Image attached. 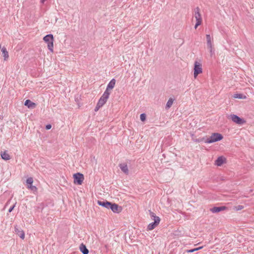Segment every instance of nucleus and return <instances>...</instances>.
<instances>
[{
  "mask_svg": "<svg viewBox=\"0 0 254 254\" xmlns=\"http://www.w3.org/2000/svg\"><path fill=\"white\" fill-rule=\"evenodd\" d=\"M43 40L47 44V47L50 52H53L54 51V36L52 34H50L46 35L43 38Z\"/></svg>",
  "mask_w": 254,
  "mask_h": 254,
  "instance_id": "nucleus-1",
  "label": "nucleus"
},
{
  "mask_svg": "<svg viewBox=\"0 0 254 254\" xmlns=\"http://www.w3.org/2000/svg\"><path fill=\"white\" fill-rule=\"evenodd\" d=\"M223 138V135L219 133H213L211 135L204 141L206 143H211L220 141Z\"/></svg>",
  "mask_w": 254,
  "mask_h": 254,
  "instance_id": "nucleus-2",
  "label": "nucleus"
},
{
  "mask_svg": "<svg viewBox=\"0 0 254 254\" xmlns=\"http://www.w3.org/2000/svg\"><path fill=\"white\" fill-rule=\"evenodd\" d=\"M193 16L195 17L196 22L194 26V28L196 29L197 27L201 24L202 23V18L201 14L200 13V9L198 7H196L194 9V14Z\"/></svg>",
  "mask_w": 254,
  "mask_h": 254,
  "instance_id": "nucleus-3",
  "label": "nucleus"
},
{
  "mask_svg": "<svg viewBox=\"0 0 254 254\" xmlns=\"http://www.w3.org/2000/svg\"><path fill=\"white\" fill-rule=\"evenodd\" d=\"M193 70L194 77L196 78L199 74L201 73L202 72L201 64L197 61H195L194 64Z\"/></svg>",
  "mask_w": 254,
  "mask_h": 254,
  "instance_id": "nucleus-4",
  "label": "nucleus"
},
{
  "mask_svg": "<svg viewBox=\"0 0 254 254\" xmlns=\"http://www.w3.org/2000/svg\"><path fill=\"white\" fill-rule=\"evenodd\" d=\"M73 179L75 184L80 185L82 184L84 178L82 174L77 173L73 175Z\"/></svg>",
  "mask_w": 254,
  "mask_h": 254,
  "instance_id": "nucleus-5",
  "label": "nucleus"
},
{
  "mask_svg": "<svg viewBox=\"0 0 254 254\" xmlns=\"http://www.w3.org/2000/svg\"><path fill=\"white\" fill-rule=\"evenodd\" d=\"M229 119H231L233 122L238 125H243L246 122L243 119L234 114L230 115L229 116Z\"/></svg>",
  "mask_w": 254,
  "mask_h": 254,
  "instance_id": "nucleus-6",
  "label": "nucleus"
},
{
  "mask_svg": "<svg viewBox=\"0 0 254 254\" xmlns=\"http://www.w3.org/2000/svg\"><path fill=\"white\" fill-rule=\"evenodd\" d=\"M109 95H110L108 94L107 93L104 92L102 96L99 99L97 104L102 107L106 103L107 99L109 97Z\"/></svg>",
  "mask_w": 254,
  "mask_h": 254,
  "instance_id": "nucleus-7",
  "label": "nucleus"
},
{
  "mask_svg": "<svg viewBox=\"0 0 254 254\" xmlns=\"http://www.w3.org/2000/svg\"><path fill=\"white\" fill-rule=\"evenodd\" d=\"M116 84V80L113 78L107 85V87L104 92V93H107L108 94L110 95L111 91L115 87Z\"/></svg>",
  "mask_w": 254,
  "mask_h": 254,
  "instance_id": "nucleus-8",
  "label": "nucleus"
},
{
  "mask_svg": "<svg viewBox=\"0 0 254 254\" xmlns=\"http://www.w3.org/2000/svg\"><path fill=\"white\" fill-rule=\"evenodd\" d=\"M109 209H111L113 212L118 213H120L122 210V207L121 206H119L116 203H113L112 202Z\"/></svg>",
  "mask_w": 254,
  "mask_h": 254,
  "instance_id": "nucleus-9",
  "label": "nucleus"
},
{
  "mask_svg": "<svg viewBox=\"0 0 254 254\" xmlns=\"http://www.w3.org/2000/svg\"><path fill=\"white\" fill-rule=\"evenodd\" d=\"M227 209V207L225 206H214L210 208V210L213 213L219 212L221 211H223Z\"/></svg>",
  "mask_w": 254,
  "mask_h": 254,
  "instance_id": "nucleus-10",
  "label": "nucleus"
},
{
  "mask_svg": "<svg viewBox=\"0 0 254 254\" xmlns=\"http://www.w3.org/2000/svg\"><path fill=\"white\" fill-rule=\"evenodd\" d=\"M97 203L99 205L103 206V207L108 208V209H109L110 205H111V202L108 201L107 200H104V201L98 200Z\"/></svg>",
  "mask_w": 254,
  "mask_h": 254,
  "instance_id": "nucleus-11",
  "label": "nucleus"
},
{
  "mask_svg": "<svg viewBox=\"0 0 254 254\" xmlns=\"http://www.w3.org/2000/svg\"><path fill=\"white\" fill-rule=\"evenodd\" d=\"M226 161V158L223 156H219L215 160V164L217 166H221Z\"/></svg>",
  "mask_w": 254,
  "mask_h": 254,
  "instance_id": "nucleus-12",
  "label": "nucleus"
},
{
  "mask_svg": "<svg viewBox=\"0 0 254 254\" xmlns=\"http://www.w3.org/2000/svg\"><path fill=\"white\" fill-rule=\"evenodd\" d=\"M24 105L28 108L34 109L36 107V104L32 102L30 100L27 99L25 101Z\"/></svg>",
  "mask_w": 254,
  "mask_h": 254,
  "instance_id": "nucleus-13",
  "label": "nucleus"
},
{
  "mask_svg": "<svg viewBox=\"0 0 254 254\" xmlns=\"http://www.w3.org/2000/svg\"><path fill=\"white\" fill-rule=\"evenodd\" d=\"M119 167L121 169L122 171L125 174L128 175L129 171L128 169L126 163H122L119 165Z\"/></svg>",
  "mask_w": 254,
  "mask_h": 254,
  "instance_id": "nucleus-14",
  "label": "nucleus"
},
{
  "mask_svg": "<svg viewBox=\"0 0 254 254\" xmlns=\"http://www.w3.org/2000/svg\"><path fill=\"white\" fill-rule=\"evenodd\" d=\"M79 249L82 254H88L89 251L86 246L83 243L81 244L79 246Z\"/></svg>",
  "mask_w": 254,
  "mask_h": 254,
  "instance_id": "nucleus-15",
  "label": "nucleus"
},
{
  "mask_svg": "<svg viewBox=\"0 0 254 254\" xmlns=\"http://www.w3.org/2000/svg\"><path fill=\"white\" fill-rule=\"evenodd\" d=\"M158 219L150 223L147 226V230H152L154 229L157 225H158Z\"/></svg>",
  "mask_w": 254,
  "mask_h": 254,
  "instance_id": "nucleus-16",
  "label": "nucleus"
},
{
  "mask_svg": "<svg viewBox=\"0 0 254 254\" xmlns=\"http://www.w3.org/2000/svg\"><path fill=\"white\" fill-rule=\"evenodd\" d=\"M15 232L17 234L20 238L22 239H24L25 238V233L23 231L20 230L18 228L15 227Z\"/></svg>",
  "mask_w": 254,
  "mask_h": 254,
  "instance_id": "nucleus-17",
  "label": "nucleus"
},
{
  "mask_svg": "<svg viewBox=\"0 0 254 254\" xmlns=\"http://www.w3.org/2000/svg\"><path fill=\"white\" fill-rule=\"evenodd\" d=\"M1 157L4 160H8L10 159V155L8 154L7 151L1 152Z\"/></svg>",
  "mask_w": 254,
  "mask_h": 254,
  "instance_id": "nucleus-18",
  "label": "nucleus"
},
{
  "mask_svg": "<svg viewBox=\"0 0 254 254\" xmlns=\"http://www.w3.org/2000/svg\"><path fill=\"white\" fill-rule=\"evenodd\" d=\"M149 214L151 219L154 221H155L156 220L158 219V224H159L160 221V218L158 216H156L154 212H151L150 210H149Z\"/></svg>",
  "mask_w": 254,
  "mask_h": 254,
  "instance_id": "nucleus-19",
  "label": "nucleus"
},
{
  "mask_svg": "<svg viewBox=\"0 0 254 254\" xmlns=\"http://www.w3.org/2000/svg\"><path fill=\"white\" fill-rule=\"evenodd\" d=\"M1 52L4 57V60L6 61L9 57L8 53L5 47H3L1 49Z\"/></svg>",
  "mask_w": 254,
  "mask_h": 254,
  "instance_id": "nucleus-20",
  "label": "nucleus"
},
{
  "mask_svg": "<svg viewBox=\"0 0 254 254\" xmlns=\"http://www.w3.org/2000/svg\"><path fill=\"white\" fill-rule=\"evenodd\" d=\"M206 38L207 41V45L208 47H211L212 46V39L209 34L206 35Z\"/></svg>",
  "mask_w": 254,
  "mask_h": 254,
  "instance_id": "nucleus-21",
  "label": "nucleus"
},
{
  "mask_svg": "<svg viewBox=\"0 0 254 254\" xmlns=\"http://www.w3.org/2000/svg\"><path fill=\"white\" fill-rule=\"evenodd\" d=\"M174 101V99H173L172 98H169V99L168 100V101L167 102V104L166 105V107H165L166 109H168L172 106Z\"/></svg>",
  "mask_w": 254,
  "mask_h": 254,
  "instance_id": "nucleus-22",
  "label": "nucleus"
},
{
  "mask_svg": "<svg viewBox=\"0 0 254 254\" xmlns=\"http://www.w3.org/2000/svg\"><path fill=\"white\" fill-rule=\"evenodd\" d=\"M233 97L238 99H246V96H244L242 94H235L234 95Z\"/></svg>",
  "mask_w": 254,
  "mask_h": 254,
  "instance_id": "nucleus-23",
  "label": "nucleus"
},
{
  "mask_svg": "<svg viewBox=\"0 0 254 254\" xmlns=\"http://www.w3.org/2000/svg\"><path fill=\"white\" fill-rule=\"evenodd\" d=\"M27 188L30 189L33 191H36L37 190V188L35 186H33L32 184L31 185H28Z\"/></svg>",
  "mask_w": 254,
  "mask_h": 254,
  "instance_id": "nucleus-24",
  "label": "nucleus"
},
{
  "mask_svg": "<svg viewBox=\"0 0 254 254\" xmlns=\"http://www.w3.org/2000/svg\"><path fill=\"white\" fill-rule=\"evenodd\" d=\"M33 182V179L32 177H29V178H27L26 180V183L27 184V186L32 185Z\"/></svg>",
  "mask_w": 254,
  "mask_h": 254,
  "instance_id": "nucleus-25",
  "label": "nucleus"
},
{
  "mask_svg": "<svg viewBox=\"0 0 254 254\" xmlns=\"http://www.w3.org/2000/svg\"><path fill=\"white\" fill-rule=\"evenodd\" d=\"M202 247H198V248H195V249H190V250H188L187 251V252L188 253H193L195 251H196L198 250H200L202 248Z\"/></svg>",
  "mask_w": 254,
  "mask_h": 254,
  "instance_id": "nucleus-26",
  "label": "nucleus"
},
{
  "mask_svg": "<svg viewBox=\"0 0 254 254\" xmlns=\"http://www.w3.org/2000/svg\"><path fill=\"white\" fill-rule=\"evenodd\" d=\"M146 115L144 113L141 114L140 116V120L144 122L146 120Z\"/></svg>",
  "mask_w": 254,
  "mask_h": 254,
  "instance_id": "nucleus-27",
  "label": "nucleus"
},
{
  "mask_svg": "<svg viewBox=\"0 0 254 254\" xmlns=\"http://www.w3.org/2000/svg\"><path fill=\"white\" fill-rule=\"evenodd\" d=\"M236 208L237 210H240L244 208V206L243 205H239L236 206Z\"/></svg>",
  "mask_w": 254,
  "mask_h": 254,
  "instance_id": "nucleus-28",
  "label": "nucleus"
},
{
  "mask_svg": "<svg viewBox=\"0 0 254 254\" xmlns=\"http://www.w3.org/2000/svg\"><path fill=\"white\" fill-rule=\"evenodd\" d=\"M15 205L16 203L9 208V209H8V212H11L13 210L15 206Z\"/></svg>",
  "mask_w": 254,
  "mask_h": 254,
  "instance_id": "nucleus-29",
  "label": "nucleus"
},
{
  "mask_svg": "<svg viewBox=\"0 0 254 254\" xmlns=\"http://www.w3.org/2000/svg\"><path fill=\"white\" fill-rule=\"evenodd\" d=\"M102 107L101 106H100L99 104H97V105L95 107V109H94V111L95 112H97L99 110V109Z\"/></svg>",
  "mask_w": 254,
  "mask_h": 254,
  "instance_id": "nucleus-30",
  "label": "nucleus"
},
{
  "mask_svg": "<svg viewBox=\"0 0 254 254\" xmlns=\"http://www.w3.org/2000/svg\"><path fill=\"white\" fill-rule=\"evenodd\" d=\"M208 49H209V51H210V53L211 54V55L212 56V54H213L214 53V51L213 50V48H212V46H211V47H208Z\"/></svg>",
  "mask_w": 254,
  "mask_h": 254,
  "instance_id": "nucleus-31",
  "label": "nucleus"
},
{
  "mask_svg": "<svg viewBox=\"0 0 254 254\" xmlns=\"http://www.w3.org/2000/svg\"><path fill=\"white\" fill-rule=\"evenodd\" d=\"M52 127V126L50 124L47 125L46 126V129H50Z\"/></svg>",
  "mask_w": 254,
  "mask_h": 254,
  "instance_id": "nucleus-32",
  "label": "nucleus"
},
{
  "mask_svg": "<svg viewBox=\"0 0 254 254\" xmlns=\"http://www.w3.org/2000/svg\"><path fill=\"white\" fill-rule=\"evenodd\" d=\"M203 140L205 141L204 138H199V139H196V141L200 142V141H202Z\"/></svg>",
  "mask_w": 254,
  "mask_h": 254,
  "instance_id": "nucleus-33",
  "label": "nucleus"
},
{
  "mask_svg": "<svg viewBox=\"0 0 254 254\" xmlns=\"http://www.w3.org/2000/svg\"><path fill=\"white\" fill-rule=\"evenodd\" d=\"M47 0H40V2L41 3H44L45 2V1H46Z\"/></svg>",
  "mask_w": 254,
  "mask_h": 254,
  "instance_id": "nucleus-34",
  "label": "nucleus"
},
{
  "mask_svg": "<svg viewBox=\"0 0 254 254\" xmlns=\"http://www.w3.org/2000/svg\"><path fill=\"white\" fill-rule=\"evenodd\" d=\"M1 48V45H0V48Z\"/></svg>",
  "mask_w": 254,
  "mask_h": 254,
  "instance_id": "nucleus-35",
  "label": "nucleus"
}]
</instances>
